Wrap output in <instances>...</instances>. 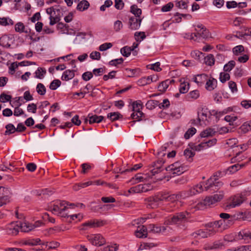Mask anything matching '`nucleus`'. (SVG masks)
Instances as JSON below:
<instances>
[{
	"label": "nucleus",
	"mask_w": 251,
	"mask_h": 251,
	"mask_svg": "<svg viewBox=\"0 0 251 251\" xmlns=\"http://www.w3.org/2000/svg\"><path fill=\"white\" fill-rule=\"evenodd\" d=\"M164 161L162 159H159L157 161L153 162L150 168H153L151 172L152 176H155V179L157 180H162L166 177V175L163 172L165 170L166 171L171 172L172 174H176L179 175L183 172L182 167H177V163L171 164L167 167H164L163 164Z\"/></svg>",
	"instance_id": "obj_1"
},
{
	"label": "nucleus",
	"mask_w": 251,
	"mask_h": 251,
	"mask_svg": "<svg viewBox=\"0 0 251 251\" xmlns=\"http://www.w3.org/2000/svg\"><path fill=\"white\" fill-rule=\"evenodd\" d=\"M189 213L187 211L178 212L174 214L167 221L169 225H180L187 221Z\"/></svg>",
	"instance_id": "obj_2"
},
{
	"label": "nucleus",
	"mask_w": 251,
	"mask_h": 251,
	"mask_svg": "<svg viewBox=\"0 0 251 251\" xmlns=\"http://www.w3.org/2000/svg\"><path fill=\"white\" fill-rule=\"evenodd\" d=\"M217 177L218 176L217 174L214 175L207 180L205 184H204V188L205 191H208L211 189L215 191V189H212L213 187H215V189L218 190L223 186V183L222 181L218 180V179L217 178Z\"/></svg>",
	"instance_id": "obj_3"
},
{
	"label": "nucleus",
	"mask_w": 251,
	"mask_h": 251,
	"mask_svg": "<svg viewBox=\"0 0 251 251\" xmlns=\"http://www.w3.org/2000/svg\"><path fill=\"white\" fill-rule=\"evenodd\" d=\"M225 193L223 191H219L218 193L212 196L206 197L201 202L204 206H210L220 201L224 198Z\"/></svg>",
	"instance_id": "obj_4"
},
{
	"label": "nucleus",
	"mask_w": 251,
	"mask_h": 251,
	"mask_svg": "<svg viewBox=\"0 0 251 251\" xmlns=\"http://www.w3.org/2000/svg\"><path fill=\"white\" fill-rule=\"evenodd\" d=\"M87 239L95 246H101L106 242L105 239L100 234L88 235Z\"/></svg>",
	"instance_id": "obj_5"
},
{
	"label": "nucleus",
	"mask_w": 251,
	"mask_h": 251,
	"mask_svg": "<svg viewBox=\"0 0 251 251\" xmlns=\"http://www.w3.org/2000/svg\"><path fill=\"white\" fill-rule=\"evenodd\" d=\"M151 170L150 171V172H151ZM145 176L144 177L141 176L140 174H137L129 181V182H130L131 184H135L140 182H144V181H146L149 178L152 177L153 176H155L154 178H155V176H157V175L152 176L151 172V174H146L145 175Z\"/></svg>",
	"instance_id": "obj_6"
},
{
	"label": "nucleus",
	"mask_w": 251,
	"mask_h": 251,
	"mask_svg": "<svg viewBox=\"0 0 251 251\" xmlns=\"http://www.w3.org/2000/svg\"><path fill=\"white\" fill-rule=\"evenodd\" d=\"M244 201V197L240 195H236L232 198L231 201L227 205L229 207H234L240 205Z\"/></svg>",
	"instance_id": "obj_7"
},
{
	"label": "nucleus",
	"mask_w": 251,
	"mask_h": 251,
	"mask_svg": "<svg viewBox=\"0 0 251 251\" xmlns=\"http://www.w3.org/2000/svg\"><path fill=\"white\" fill-rule=\"evenodd\" d=\"M142 20L135 17H131L129 19V27L131 30H136L139 28Z\"/></svg>",
	"instance_id": "obj_8"
},
{
	"label": "nucleus",
	"mask_w": 251,
	"mask_h": 251,
	"mask_svg": "<svg viewBox=\"0 0 251 251\" xmlns=\"http://www.w3.org/2000/svg\"><path fill=\"white\" fill-rule=\"evenodd\" d=\"M20 226L18 222L11 223L6 228L7 232L8 234H12L13 235H17L19 231Z\"/></svg>",
	"instance_id": "obj_9"
},
{
	"label": "nucleus",
	"mask_w": 251,
	"mask_h": 251,
	"mask_svg": "<svg viewBox=\"0 0 251 251\" xmlns=\"http://www.w3.org/2000/svg\"><path fill=\"white\" fill-rule=\"evenodd\" d=\"M158 199H159L158 195L157 194L154 196L150 197L146 199V200L148 202V206H150L152 208L156 207L158 206L159 202H160L159 200H158Z\"/></svg>",
	"instance_id": "obj_10"
},
{
	"label": "nucleus",
	"mask_w": 251,
	"mask_h": 251,
	"mask_svg": "<svg viewBox=\"0 0 251 251\" xmlns=\"http://www.w3.org/2000/svg\"><path fill=\"white\" fill-rule=\"evenodd\" d=\"M216 232V230L211 229V230H206V231H203L202 230H199L196 232L193 233L192 235L195 237H197L198 236H200L202 238L207 237L209 235H210L212 234H214Z\"/></svg>",
	"instance_id": "obj_11"
},
{
	"label": "nucleus",
	"mask_w": 251,
	"mask_h": 251,
	"mask_svg": "<svg viewBox=\"0 0 251 251\" xmlns=\"http://www.w3.org/2000/svg\"><path fill=\"white\" fill-rule=\"evenodd\" d=\"M147 234V227L145 226H139L135 231V235L138 238H145Z\"/></svg>",
	"instance_id": "obj_12"
},
{
	"label": "nucleus",
	"mask_w": 251,
	"mask_h": 251,
	"mask_svg": "<svg viewBox=\"0 0 251 251\" xmlns=\"http://www.w3.org/2000/svg\"><path fill=\"white\" fill-rule=\"evenodd\" d=\"M67 207L65 206L63 208H60L59 204L57 202L53 204L49 207L50 210L54 214L57 215H61L63 212L65 211L67 209Z\"/></svg>",
	"instance_id": "obj_13"
},
{
	"label": "nucleus",
	"mask_w": 251,
	"mask_h": 251,
	"mask_svg": "<svg viewBox=\"0 0 251 251\" xmlns=\"http://www.w3.org/2000/svg\"><path fill=\"white\" fill-rule=\"evenodd\" d=\"M174 82L175 80L173 79H166L160 83L158 86V90L161 92H165L168 88L169 85Z\"/></svg>",
	"instance_id": "obj_14"
},
{
	"label": "nucleus",
	"mask_w": 251,
	"mask_h": 251,
	"mask_svg": "<svg viewBox=\"0 0 251 251\" xmlns=\"http://www.w3.org/2000/svg\"><path fill=\"white\" fill-rule=\"evenodd\" d=\"M88 118H89V123L90 124L93 123H100L104 120V117L102 116H98L97 115H92L91 114H89L88 115Z\"/></svg>",
	"instance_id": "obj_15"
},
{
	"label": "nucleus",
	"mask_w": 251,
	"mask_h": 251,
	"mask_svg": "<svg viewBox=\"0 0 251 251\" xmlns=\"http://www.w3.org/2000/svg\"><path fill=\"white\" fill-rule=\"evenodd\" d=\"M142 117H145V114L142 111H138V113H136L133 112L131 115V118L135 120L130 122L129 124L132 126L136 121L142 120Z\"/></svg>",
	"instance_id": "obj_16"
},
{
	"label": "nucleus",
	"mask_w": 251,
	"mask_h": 251,
	"mask_svg": "<svg viewBox=\"0 0 251 251\" xmlns=\"http://www.w3.org/2000/svg\"><path fill=\"white\" fill-rule=\"evenodd\" d=\"M238 236L240 239H244L245 241L251 240V230L243 229L239 232Z\"/></svg>",
	"instance_id": "obj_17"
},
{
	"label": "nucleus",
	"mask_w": 251,
	"mask_h": 251,
	"mask_svg": "<svg viewBox=\"0 0 251 251\" xmlns=\"http://www.w3.org/2000/svg\"><path fill=\"white\" fill-rule=\"evenodd\" d=\"M19 224L20 229L23 232H28L37 226L28 223H19Z\"/></svg>",
	"instance_id": "obj_18"
},
{
	"label": "nucleus",
	"mask_w": 251,
	"mask_h": 251,
	"mask_svg": "<svg viewBox=\"0 0 251 251\" xmlns=\"http://www.w3.org/2000/svg\"><path fill=\"white\" fill-rule=\"evenodd\" d=\"M217 80L214 78L206 80L205 88L208 91H212L217 86Z\"/></svg>",
	"instance_id": "obj_19"
},
{
	"label": "nucleus",
	"mask_w": 251,
	"mask_h": 251,
	"mask_svg": "<svg viewBox=\"0 0 251 251\" xmlns=\"http://www.w3.org/2000/svg\"><path fill=\"white\" fill-rule=\"evenodd\" d=\"M74 76L75 71L67 70L63 73L61 79L63 80L68 81L72 79Z\"/></svg>",
	"instance_id": "obj_20"
},
{
	"label": "nucleus",
	"mask_w": 251,
	"mask_h": 251,
	"mask_svg": "<svg viewBox=\"0 0 251 251\" xmlns=\"http://www.w3.org/2000/svg\"><path fill=\"white\" fill-rule=\"evenodd\" d=\"M15 30L17 32L25 33H28L30 30V29L25 30V26L22 22H18L15 24Z\"/></svg>",
	"instance_id": "obj_21"
},
{
	"label": "nucleus",
	"mask_w": 251,
	"mask_h": 251,
	"mask_svg": "<svg viewBox=\"0 0 251 251\" xmlns=\"http://www.w3.org/2000/svg\"><path fill=\"white\" fill-rule=\"evenodd\" d=\"M208 79V75L205 74L198 75L194 78V81L198 84H202Z\"/></svg>",
	"instance_id": "obj_22"
},
{
	"label": "nucleus",
	"mask_w": 251,
	"mask_h": 251,
	"mask_svg": "<svg viewBox=\"0 0 251 251\" xmlns=\"http://www.w3.org/2000/svg\"><path fill=\"white\" fill-rule=\"evenodd\" d=\"M216 131L214 129L211 128H208L202 131L200 136L201 138H205L208 137H211L215 135Z\"/></svg>",
	"instance_id": "obj_23"
},
{
	"label": "nucleus",
	"mask_w": 251,
	"mask_h": 251,
	"mask_svg": "<svg viewBox=\"0 0 251 251\" xmlns=\"http://www.w3.org/2000/svg\"><path fill=\"white\" fill-rule=\"evenodd\" d=\"M220 217L222 219H223L224 220V222L226 224L227 223L228 224L230 225L233 224L232 215L226 213H222L220 214Z\"/></svg>",
	"instance_id": "obj_24"
},
{
	"label": "nucleus",
	"mask_w": 251,
	"mask_h": 251,
	"mask_svg": "<svg viewBox=\"0 0 251 251\" xmlns=\"http://www.w3.org/2000/svg\"><path fill=\"white\" fill-rule=\"evenodd\" d=\"M90 6L89 3L86 0L81 1L77 5V10L83 11L87 9Z\"/></svg>",
	"instance_id": "obj_25"
},
{
	"label": "nucleus",
	"mask_w": 251,
	"mask_h": 251,
	"mask_svg": "<svg viewBox=\"0 0 251 251\" xmlns=\"http://www.w3.org/2000/svg\"><path fill=\"white\" fill-rule=\"evenodd\" d=\"M182 193L179 192L176 194L169 195L168 193L167 201L175 202L178 201L182 197Z\"/></svg>",
	"instance_id": "obj_26"
},
{
	"label": "nucleus",
	"mask_w": 251,
	"mask_h": 251,
	"mask_svg": "<svg viewBox=\"0 0 251 251\" xmlns=\"http://www.w3.org/2000/svg\"><path fill=\"white\" fill-rule=\"evenodd\" d=\"M180 82L179 93L181 94L186 93L189 89V83L182 81L181 79L180 80Z\"/></svg>",
	"instance_id": "obj_27"
},
{
	"label": "nucleus",
	"mask_w": 251,
	"mask_h": 251,
	"mask_svg": "<svg viewBox=\"0 0 251 251\" xmlns=\"http://www.w3.org/2000/svg\"><path fill=\"white\" fill-rule=\"evenodd\" d=\"M0 195L4 196L11 197L12 193L10 188L1 186L0 187Z\"/></svg>",
	"instance_id": "obj_28"
},
{
	"label": "nucleus",
	"mask_w": 251,
	"mask_h": 251,
	"mask_svg": "<svg viewBox=\"0 0 251 251\" xmlns=\"http://www.w3.org/2000/svg\"><path fill=\"white\" fill-rule=\"evenodd\" d=\"M123 116L118 112H111L107 115V118L109 119L112 122L118 120L119 119L122 118Z\"/></svg>",
	"instance_id": "obj_29"
},
{
	"label": "nucleus",
	"mask_w": 251,
	"mask_h": 251,
	"mask_svg": "<svg viewBox=\"0 0 251 251\" xmlns=\"http://www.w3.org/2000/svg\"><path fill=\"white\" fill-rule=\"evenodd\" d=\"M142 166H143L142 164L140 163V164L134 165L133 167L129 169H126V170H124V171H121V169H119V171H117V172H116L117 173H120L121 174H125L126 172H132V171H136L138 169L141 168Z\"/></svg>",
	"instance_id": "obj_30"
},
{
	"label": "nucleus",
	"mask_w": 251,
	"mask_h": 251,
	"mask_svg": "<svg viewBox=\"0 0 251 251\" xmlns=\"http://www.w3.org/2000/svg\"><path fill=\"white\" fill-rule=\"evenodd\" d=\"M130 12L133 14L136 17H140L142 14V10L138 8L137 5L134 4L130 7Z\"/></svg>",
	"instance_id": "obj_31"
},
{
	"label": "nucleus",
	"mask_w": 251,
	"mask_h": 251,
	"mask_svg": "<svg viewBox=\"0 0 251 251\" xmlns=\"http://www.w3.org/2000/svg\"><path fill=\"white\" fill-rule=\"evenodd\" d=\"M159 102L158 101L156 100H150L147 101L146 104V106L147 108L151 110L157 106L159 107Z\"/></svg>",
	"instance_id": "obj_32"
},
{
	"label": "nucleus",
	"mask_w": 251,
	"mask_h": 251,
	"mask_svg": "<svg viewBox=\"0 0 251 251\" xmlns=\"http://www.w3.org/2000/svg\"><path fill=\"white\" fill-rule=\"evenodd\" d=\"M6 131L4 134L5 135H10L16 132V128L12 124H8L5 126Z\"/></svg>",
	"instance_id": "obj_33"
},
{
	"label": "nucleus",
	"mask_w": 251,
	"mask_h": 251,
	"mask_svg": "<svg viewBox=\"0 0 251 251\" xmlns=\"http://www.w3.org/2000/svg\"><path fill=\"white\" fill-rule=\"evenodd\" d=\"M46 70L45 69L39 67L38 68V69L36 71L35 73V77L39 79H42L44 77V75L46 74Z\"/></svg>",
	"instance_id": "obj_34"
},
{
	"label": "nucleus",
	"mask_w": 251,
	"mask_h": 251,
	"mask_svg": "<svg viewBox=\"0 0 251 251\" xmlns=\"http://www.w3.org/2000/svg\"><path fill=\"white\" fill-rule=\"evenodd\" d=\"M204 63L208 66H212L214 64L215 59L214 56L212 54L208 55L207 56L204 57Z\"/></svg>",
	"instance_id": "obj_35"
},
{
	"label": "nucleus",
	"mask_w": 251,
	"mask_h": 251,
	"mask_svg": "<svg viewBox=\"0 0 251 251\" xmlns=\"http://www.w3.org/2000/svg\"><path fill=\"white\" fill-rule=\"evenodd\" d=\"M40 241L41 240L39 238H37L36 239H31L24 241L23 244L25 245L34 246L38 245Z\"/></svg>",
	"instance_id": "obj_36"
},
{
	"label": "nucleus",
	"mask_w": 251,
	"mask_h": 251,
	"mask_svg": "<svg viewBox=\"0 0 251 251\" xmlns=\"http://www.w3.org/2000/svg\"><path fill=\"white\" fill-rule=\"evenodd\" d=\"M223 224V221L222 220L216 221L213 222H210L207 224L206 226L209 227H212V229H214L215 228H218L221 227Z\"/></svg>",
	"instance_id": "obj_37"
},
{
	"label": "nucleus",
	"mask_w": 251,
	"mask_h": 251,
	"mask_svg": "<svg viewBox=\"0 0 251 251\" xmlns=\"http://www.w3.org/2000/svg\"><path fill=\"white\" fill-rule=\"evenodd\" d=\"M93 184V181H89L83 183H78L74 186V189L75 191L79 190L81 188H84L87 186H88L90 185Z\"/></svg>",
	"instance_id": "obj_38"
},
{
	"label": "nucleus",
	"mask_w": 251,
	"mask_h": 251,
	"mask_svg": "<svg viewBox=\"0 0 251 251\" xmlns=\"http://www.w3.org/2000/svg\"><path fill=\"white\" fill-rule=\"evenodd\" d=\"M242 131L246 133L251 130V120L244 123L240 127Z\"/></svg>",
	"instance_id": "obj_39"
},
{
	"label": "nucleus",
	"mask_w": 251,
	"mask_h": 251,
	"mask_svg": "<svg viewBox=\"0 0 251 251\" xmlns=\"http://www.w3.org/2000/svg\"><path fill=\"white\" fill-rule=\"evenodd\" d=\"M235 62L233 60H231L228 63L225 65L224 70L226 72H230L235 66Z\"/></svg>",
	"instance_id": "obj_40"
},
{
	"label": "nucleus",
	"mask_w": 251,
	"mask_h": 251,
	"mask_svg": "<svg viewBox=\"0 0 251 251\" xmlns=\"http://www.w3.org/2000/svg\"><path fill=\"white\" fill-rule=\"evenodd\" d=\"M131 51H132V49H131L128 46H125L121 49V54L126 57L129 56L131 54Z\"/></svg>",
	"instance_id": "obj_41"
},
{
	"label": "nucleus",
	"mask_w": 251,
	"mask_h": 251,
	"mask_svg": "<svg viewBox=\"0 0 251 251\" xmlns=\"http://www.w3.org/2000/svg\"><path fill=\"white\" fill-rule=\"evenodd\" d=\"M36 91L40 95H44L46 92V88L42 83H39L37 85Z\"/></svg>",
	"instance_id": "obj_42"
},
{
	"label": "nucleus",
	"mask_w": 251,
	"mask_h": 251,
	"mask_svg": "<svg viewBox=\"0 0 251 251\" xmlns=\"http://www.w3.org/2000/svg\"><path fill=\"white\" fill-rule=\"evenodd\" d=\"M61 84V81L59 79L53 80L50 85V88L51 90H56Z\"/></svg>",
	"instance_id": "obj_43"
},
{
	"label": "nucleus",
	"mask_w": 251,
	"mask_h": 251,
	"mask_svg": "<svg viewBox=\"0 0 251 251\" xmlns=\"http://www.w3.org/2000/svg\"><path fill=\"white\" fill-rule=\"evenodd\" d=\"M191 56L194 59L200 60L201 58L203 56V53L198 50H194L191 52Z\"/></svg>",
	"instance_id": "obj_44"
},
{
	"label": "nucleus",
	"mask_w": 251,
	"mask_h": 251,
	"mask_svg": "<svg viewBox=\"0 0 251 251\" xmlns=\"http://www.w3.org/2000/svg\"><path fill=\"white\" fill-rule=\"evenodd\" d=\"M135 40L138 42H141V40H144L146 36L144 32H136L134 33Z\"/></svg>",
	"instance_id": "obj_45"
},
{
	"label": "nucleus",
	"mask_w": 251,
	"mask_h": 251,
	"mask_svg": "<svg viewBox=\"0 0 251 251\" xmlns=\"http://www.w3.org/2000/svg\"><path fill=\"white\" fill-rule=\"evenodd\" d=\"M196 132V129L194 127L189 128L184 134V138L188 139L190 137L192 136Z\"/></svg>",
	"instance_id": "obj_46"
},
{
	"label": "nucleus",
	"mask_w": 251,
	"mask_h": 251,
	"mask_svg": "<svg viewBox=\"0 0 251 251\" xmlns=\"http://www.w3.org/2000/svg\"><path fill=\"white\" fill-rule=\"evenodd\" d=\"M93 221V227H99L103 226L106 224V221L101 220H94Z\"/></svg>",
	"instance_id": "obj_47"
},
{
	"label": "nucleus",
	"mask_w": 251,
	"mask_h": 251,
	"mask_svg": "<svg viewBox=\"0 0 251 251\" xmlns=\"http://www.w3.org/2000/svg\"><path fill=\"white\" fill-rule=\"evenodd\" d=\"M245 213L241 212H238L234 214L233 215H232V219L233 222H234V221L237 220H240L243 219L245 220Z\"/></svg>",
	"instance_id": "obj_48"
},
{
	"label": "nucleus",
	"mask_w": 251,
	"mask_h": 251,
	"mask_svg": "<svg viewBox=\"0 0 251 251\" xmlns=\"http://www.w3.org/2000/svg\"><path fill=\"white\" fill-rule=\"evenodd\" d=\"M147 186L148 185L146 184H139L136 186L135 187L137 193L146 192L148 191L149 189L147 188Z\"/></svg>",
	"instance_id": "obj_49"
},
{
	"label": "nucleus",
	"mask_w": 251,
	"mask_h": 251,
	"mask_svg": "<svg viewBox=\"0 0 251 251\" xmlns=\"http://www.w3.org/2000/svg\"><path fill=\"white\" fill-rule=\"evenodd\" d=\"M230 79V75L226 73H221L220 74V81L224 83L226 82L227 80H229Z\"/></svg>",
	"instance_id": "obj_50"
},
{
	"label": "nucleus",
	"mask_w": 251,
	"mask_h": 251,
	"mask_svg": "<svg viewBox=\"0 0 251 251\" xmlns=\"http://www.w3.org/2000/svg\"><path fill=\"white\" fill-rule=\"evenodd\" d=\"M195 152L194 151H192L191 150H190L188 149H186L184 151V155L186 158L190 159L189 160L190 162L192 160V158L195 155Z\"/></svg>",
	"instance_id": "obj_51"
},
{
	"label": "nucleus",
	"mask_w": 251,
	"mask_h": 251,
	"mask_svg": "<svg viewBox=\"0 0 251 251\" xmlns=\"http://www.w3.org/2000/svg\"><path fill=\"white\" fill-rule=\"evenodd\" d=\"M176 6L179 8L187 9L188 7L187 4L183 0H177L176 1Z\"/></svg>",
	"instance_id": "obj_52"
},
{
	"label": "nucleus",
	"mask_w": 251,
	"mask_h": 251,
	"mask_svg": "<svg viewBox=\"0 0 251 251\" xmlns=\"http://www.w3.org/2000/svg\"><path fill=\"white\" fill-rule=\"evenodd\" d=\"M11 197L1 196H0V207L9 203Z\"/></svg>",
	"instance_id": "obj_53"
},
{
	"label": "nucleus",
	"mask_w": 251,
	"mask_h": 251,
	"mask_svg": "<svg viewBox=\"0 0 251 251\" xmlns=\"http://www.w3.org/2000/svg\"><path fill=\"white\" fill-rule=\"evenodd\" d=\"M93 76V74L91 72H86L84 73L82 75V78L84 81H88Z\"/></svg>",
	"instance_id": "obj_54"
},
{
	"label": "nucleus",
	"mask_w": 251,
	"mask_h": 251,
	"mask_svg": "<svg viewBox=\"0 0 251 251\" xmlns=\"http://www.w3.org/2000/svg\"><path fill=\"white\" fill-rule=\"evenodd\" d=\"M22 105V103L17 104V106L15 108L14 111V115L15 116H19L24 113L22 109L20 108L19 107Z\"/></svg>",
	"instance_id": "obj_55"
},
{
	"label": "nucleus",
	"mask_w": 251,
	"mask_h": 251,
	"mask_svg": "<svg viewBox=\"0 0 251 251\" xmlns=\"http://www.w3.org/2000/svg\"><path fill=\"white\" fill-rule=\"evenodd\" d=\"M123 25L120 20L115 22L114 24V29L116 32H119L123 27Z\"/></svg>",
	"instance_id": "obj_56"
},
{
	"label": "nucleus",
	"mask_w": 251,
	"mask_h": 251,
	"mask_svg": "<svg viewBox=\"0 0 251 251\" xmlns=\"http://www.w3.org/2000/svg\"><path fill=\"white\" fill-rule=\"evenodd\" d=\"M117 73L116 71H112L108 75H105L103 76L104 81H107L108 79H113L115 77V74Z\"/></svg>",
	"instance_id": "obj_57"
},
{
	"label": "nucleus",
	"mask_w": 251,
	"mask_h": 251,
	"mask_svg": "<svg viewBox=\"0 0 251 251\" xmlns=\"http://www.w3.org/2000/svg\"><path fill=\"white\" fill-rule=\"evenodd\" d=\"M241 168V166L238 164H235L234 165H232L228 168V171L233 174L237 171L238 170H240Z\"/></svg>",
	"instance_id": "obj_58"
},
{
	"label": "nucleus",
	"mask_w": 251,
	"mask_h": 251,
	"mask_svg": "<svg viewBox=\"0 0 251 251\" xmlns=\"http://www.w3.org/2000/svg\"><path fill=\"white\" fill-rule=\"evenodd\" d=\"M100 53L99 51L92 52L90 54V57L93 60H99L100 59Z\"/></svg>",
	"instance_id": "obj_59"
},
{
	"label": "nucleus",
	"mask_w": 251,
	"mask_h": 251,
	"mask_svg": "<svg viewBox=\"0 0 251 251\" xmlns=\"http://www.w3.org/2000/svg\"><path fill=\"white\" fill-rule=\"evenodd\" d=\"M174 7V3L172 2H170L167 4L162 6L161 11L162 12H168L170 11Z\"/></svg>",
	"instance_id": "obj_60"
},
{
	"label": "nucleus",
	"mask_w": 251,
	"mask_h": 251,
	"mask_svg": "<svg viewBox=\"0 0 251 251\" xmlns=\"http://www.w3.org/2000/svg\"><path fill=\"white\" fill-rule=\"evenodd\" d=\"M124 61V59L123 58H120L119 59H116L114 60H112L109 62V65L110 66H116L118 64H122Z\"/></svg>",
	"instance_id": "obj_61"
},
{
	"label": "nucleus",
	"mask_w": 251,
	"mask_h": 251,
	"mask_svg": "<svg viewBox=\"0 0 251 251\" xmlns=\"http://www.w3.org/2000/svg\"><path fill=\"white\" fill-rule=\"evenodd\" d=\"M243 51H244V47L242 45L237 46L233 49V52L235 55Z\"/></svg>",
	"instance_id": "obj_62"
},
{
	"label": "nucleus",
	"mask_w": 251,
	"mask_h": 251,
	"mask_svg": "<svg viewBox=\"0 0 251 251\" xmlns=\"http://www.w3.org/2000/svg\"><path fill=\"white\" fill-rule=\"evenodd\" d=\"M200 30V34L201 37H202L203 39H206L210 37V34L209 30L206 28L205 29H203L202 30Z\"/></svg>",
	"instance_id": "obj_63"
},
{
	"label": "nucleus",
	"mask_w": 251,
	"mask_h": 251,
	"mask_svg": "<svg viewBox=\"0 0 251 251\" xmlns=\"http://www.w3.org/2000/svg\"><path fill=\"white\" fill-rule=\"evenodd\" d=\"M249 249H251V246H240L237 249H229L227 250V251H247Z\"/></svg>",
	"instance_id": "obj_64"
}]
</instances>
